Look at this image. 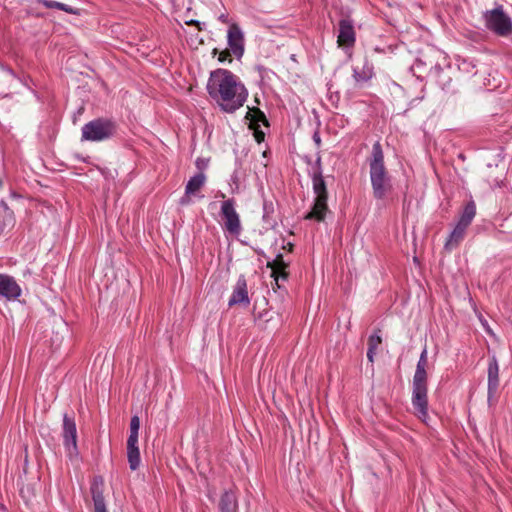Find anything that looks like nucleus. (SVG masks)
I'll use <instances>...</instances> for the list:
<instances>
[{"instance_id":"nucleus-1","label":"nucleus","mask_w":512,"mask_h":512,"mask_svg":"<svg viewBox=\"0 0 512 512\" xmlns=\"http://www.w3.org/2000/svg\"><path fill=\"white\" fill-rule=\"evenodd\" d=\"M209 96L226 113H233L244 105L248 97L245 86L231 71L216 69L210 73L206 86Z\"/></svg>"},{"instance_id":"nucleus-2","label":"nucleus","mask_w":512,"mask_h":512,"mask_svg":"<svg viewBox=\"0 0 512 512\" xmlns=\"http://www.w3.org/2000/svg\"><path fill=\"white\" fill-rule=\"evenodd\" d=\"M368 163L373 197L382 200L392 190V183L385 167L384 153L379 141L373 144Z\"/></svg>"},{"instance_id":"nucleus-3","label":"nucleus","mask_w":512,"mask_h":512,"mask_svg":"<svg viewBox=\"0 0 512 512\" xmlns=\"http://www.w3.org/2000/svg\"><path fill=\"white\" fill-rule=\"evenodd\" d=\"M428 352L424 347L416 365V370L412 380V406L419 419L426 422L428 418V387L427 372Z\"/></svg>"},{"instance_id":"nucleus-4","label":"nucleus","mask_w":512,"mask_h":512,"mask_svg":"<svg viewBox=\"0 0 512 512\" xmlns=\"http://www.w3.org/2000/svg\"><path fill=\"white\" fill-rule=\"evenodd\" d=\"M461 68H455L450 63L444 66L439 64L430 67L428 76L447 94H455L459 90V76Z\"/></svg>"},{"instance_id":"nucleus-5","label":"nucleus","mask_w":512,"mask_h":512,"mask_svg":"<svg viewBox=\"0 0 512 512\" xmlns=\"http://www.w3.org/2000/svg\"><path fill=\"white\" fill-rule=\"evenodd\" d=\"M117 131L116 122L107 118H96L82 129L81 141L101 142L112 138Z\"/></svg>"},{"instance_id":"nucleus-6","label":"nucleus","mask_w":512,"mask_h":512,"mask_svg":"<svg viewBox=\"0 0 512 512\" xmlns=\"http://www.w3.org/2000/svg\"><path fill=\"white\" fill-rule=\"evenodd\" d=\"M312 179L313 192L316 195L314 205L310 212L305 216V219H314L316 221H323L326 212L328 211V191L323 175L318 171L316 174H310Z\"/></svg>"},{"instance_id":"nucleus-7","label":"nucleus","mask_w":512,"mask_h":512,"mask_svg":"<svg viewBox=\"0 0 512 512\" xmlns=\"http://www.w3.org/2000/svg\"><path fill=\"white\" fill-rule=\"evenodd\" d=\"M483 19L486 28L498 36L507 37L512 33V19L505 13L503 5L485 11Z\"/></svg>"},{"instance_id":"nucleus-8","label":"nucleus","mask_w":512,"mask_h":512,"mask_svg":"<svg viewBox=\"0 0 512 512\" xmlns=\"http://www.w3.org/2000/svg\"><path fill=\"white\" fill-rule=\"evenodd\" d=\"M220 213L224 221V228L232 235H239L241 232V223L239 215L235 210L234 199L223 201Z\"/></svg>"},{"instance_id":"nucleus-9","label":"nucleus","mask_w":512,"mask_h":512,"mask_svg":"<svg viewBox=\"0 0 512 512\" xmlns=\"http://www.w3.org/2000/svg\"><path fill=\"white\" fill-rule=\"evenodd\" d=\"M63 444L70 455L77 452V428L73 417L63 416Z\"/></svg>"},{"instance_id":"nucleus-10","label":"nucleus","mask_w":512,"mask_h":512,"mask_svg":"<svg viewBox=\"0 0 512 512\" xmlns=\"http://www.w3.org/2000/svg\"><path fill=\"white\" fill-rule=\"evenodd\" d=\"M22 294V289L14 277L0 273V299L16 301Z\"/></svg>"},{"instance_id":"nucleus-11","label":"nucleus","mask_w":512,"mask_h":512,"mask_svg":"<svg viewBox=\"0 0 512 512\" xmlns=\"http://www.w3.org/2000/svg\"><path fill=\"white\" fill-rule=\"evenodd\" d=\"M250 304V298L248 295L247 282L243 275H241L234 288L233 292L229 298L228 305L230 307L235 305H243L248 306Z\"/></svg>"},{"instance_id":"nucleus-12","label":"nucleus","mask_w":512,"mask_h":512,"mask_svg":"<svg viewBox=\"0 0 512 512\" xmlns=\"http://www.w3.org/2000/svg\"><path fill=\"white\" fill-rule=\"evenodd\" d=\"M488 403L491 404L499 387V365L495 355L489 358L488 369Z\"/></svg>"},{"instance_id":"nucleus-13","label":"nucleus","mask_w":512,"mask_h":512,"mask_svg":"<svg viewBox=\"0 0 512 512\" xmlns=\"http://www.w3.org/2000/svg\"><path fill=\"white\" fill-rule=\"evenodd\" d=\"M356 41L353 21L350 18H343L339 21V33L337 42L339 46L352 47Z\"/></svg>"},{"instance_id":"nucleus-14","label":"nucleus","mask_w":512,"mask_h":512,"mask_svg":"<svg viewBox=\"0 0 512 512\" xmlns=\"http://www.w3.org/2000/svg\"><path fill=\"white\" fill-rule=\"evenodd\" d=\"M227 38L232 53L237 58H241L244 53V36L239 26L231 25L228 29Z\"/></svg>"},{"instance_id":"nucleus-15","label":"nucleus","mask_w":512,"mask_h":512,"mask_svg":"<svg viewBox=\"0 0 512 512\" xmlns=\"http://www.w3.org/2000/svg\"><path fill=\"white\" fill-rule=\"evenodd\" d=\"M91 495L94 502V511L95 512H107L106 504L103 496L104 492V481L102 477L96 476L94 477L91 483Z\"/></svg>"},{"instance_id":"nucleus-16","label":"nucleus","mask_w":512,"mask_h":512,"mask_svg":"<svg viewBox=\"0 0 512 512\" xmlns=\"http://www.w3.org/2000/svg\"><path fill=\"white\" fill-rule=\"evenodd\" d=\"M353 79L355 81V85L357 87H362L365 83L370 81L374 76V68L373 65L368 61L367 58L364 59L362 67L353 66Z\"/></svg>"},{"instance_id":"nucleus-17","label":"nucleus","mask_w":512,"mask_h":512,"mask_svg":"<svg viewBox=\"0 0 512 512\" xmlns=\"http://www.w3.org/2000/svg\"><path fill=\"white\" fill-rule=\"evenodd\" d=\"M16 218L13 210L9 208L7 203L0 201V236L13 229Z\"/></svg>"},{"instance_id":"nucleus-18","label":"nucleus","mask_w":512,"mask_h":512,"mask_svg":"<svg viewBox=\"0 0 512 512\" xmlns=\"http://www.w3.org/2000/svg\"><path fill=\"white\" fill-rule=\"evenodd\" d=\"M267 266L271 268V277L274 278L275 284L280 288V281H286L288 278L287 264L283 261V258H273L271 262H267Z\"/></svg>"},{"instance_id":"nucleus-19","label":"nucleus","mask_w":512,"mask_h":512,"mask_svg":"<svg viewBox=\"0 0 512 512\" xmlns=\"http://www.w3.org/2000/svg\"><path fill=\"white\" fill-rule=\"evenodd\" d=\"M476 215V204L473 200H470L467 202V204L464 206V209L460 215V218L457 222V225L468 228V226L471 224L472 220L474 219Z\"/></svg>"},{"instance_id":"nucleus-20","label":"nucleus","mask_w":512,"mask_h":512,"mask_svg":"<svg viewBox=\"0 0 512 512\" xmlns=\"http://www.w3.org/2000/svg\"><path fill=\"white\" fill-rule=\"evenodd\" d=\"M220 512H236L237 499L232 491H225L219 502Z\"/></svg>"},{"instance_id":"nucleus-21","label":"nucleus","mask_w":512,"mask_h":512,"mask_svg":"<svg viewBox=\"0 0 512 512\" xmlns=\"http://www.w3.org/2000/svg\"><path fill=\"white\" fill-rule=\"evenodd\" d=\"M36 3L48 9H59L71 15H80V9L54 0H35Z\"/></svg>"},{"instance_id":"nucleus-22","label":"nucleus","mask_w":512,"mask_h":512,"mask_svg":"<svg viewBox=\"0 0 512 512\" xmlns=\"http://www.w3.org/2000/svg\"><path fill=\"white\" fill-rule=\"evenodd\" d=\"M206 176L203 172H199L195 174L193 177L189 179L185 187L186 195H194L197 191H199L205 184Z\"/></svg>"},{"instance_id":"nucleus-23","label":"nucleus","mask_w":512,"mask_h":512,"mask_svg":"<svg viewBox=\"0 0 512 512\" xmlns=\"http://www.w3.org/2000/svg\"><path fill=\"white\" fill-rule=\"evenodd\" d=\"M466 228H463L456 224L454 229L451 231L446 243L445 248L449 251L451 248L457 246L459 242L464 238Z\"/></svg>"},{"instance_id":"nucleus-24","label":"nucleus","mask_w":512,"mask_h":512,"mask_svg":"<svg viewBox=\"0 0 512 512\" xmlns=\"http://www.w3.org/2000/svg\"><path fill=\"white\" fill-rule=\"evenodd\" d=\"M274 207L272 202L265 201L263 204V221L269 228L276 226V221L272 218Z\"/></svg>"},{"instance_id":"nucleus-25","label":"nucleus","mask_w":512,"mask_h":512,"mask_svg":"<svg viewBox=\"0 0 512 512\" xmlns=\"http://www.w3.org/2000/svg\"><path fill=\"white\" fill-rule=\"evenodd\" d=\"M127 459L131 470L138 469L141 462L139 448H127Z\"/></svg>"},{"instance_id":"nucleus-26","label":"nucleus","mask_w":512,"mask_h":512,"mask_svg":"<svg viewBox=\"0 0 512 512\" xmlns=\"http://www.w3.org/2000/svg\"><path fill=\"white\" fill-rule=\"evenodd\" d=\"M247 118L251 117V122L254 124H258L259 122L268 125V120L265 114L258 108H254L247 113Z\"/></svg>"},{"instance_id":"nucleus-27","label":"nucleus","mask_w":512,"mask_h":512,"mask_svg":"<svg viewBox=\"0 0 512 512\" xmlns=\"http://www.w3.org/2000/svg\"><path fill=\"white\" fill-rule=\"evenodd\" d=\"M425 67H426V63L421 60V59H416V61L414 62V64L411 66V71L413 72V74L420 78L421 75L420 74H417V72L419 73H422L424 72L425 70Z\"/></svg>"},{"instance_id":"nucleus-28","label":"nucleus","mask_w":512,"mask_h":512,"mask_svg":"<svg viewBox=\"0 0 512 512\" xmlns=\"http://www.w3.org/2000/svg\"><path fill=\"white\" fill-rule=\"evenodd\" d=\"M381 341V336L378 333H373L368 339V348L377 350L378 346L381 344Z\"/></svg>"},{"instance_id":"nucleus-29","label":"nucleus","mask_w":512,"mask_h":512,"mask_svg":"<svg viewBox=\"0 0 512 512\" xmlns=\"http://www.w3.org/2000/svg\"><path fill=\"white\" fill-rule=\"evenodd\" d=\"M140 419L138 416H133L130 421V433L139 434Z\"/></svg>"},{"instance_id":"nucleus-30","label":"nucleus","mask_w":512,"mask_h":512,"mask_svg":"<svg viewBox=\"0 0 512 512\" xmlns=\"http://www.w3.org/2000/svg\"><path fill=\"white\" fill-rule=\"evenodd\" d=\"M138 447V434H129L127 448Z\"/></svg>"},{"instance_id":"nucleus-31","label":"nucleus","mask_w":512,"mask_h":512,"mask_svg":"<svg viewBox=\"0 0 512 512\" xmlns=\"http://www.w3.org/2000/svg\"><path fill=\"white\" fill-rule=\"evenodd\" d=\"M320 172L321 175L322 174V165H321V157L318 156L316 161H315V164H314V167H313V171L311 174H316L317 172Z\"/></svg>"},{"instance_id":"nucleus-32","label":"nucleus","mask_w":512,"mask_h":512,"mask_svg":"<svg viewBox=\"0 0 512 512\" xmlns=\"http://www.w3.org/2000/svg\"><path fill=\"white\" fill-rule=\"evenodd\" d=\"M254 138L258 143L264 141L265 133L259 129L254 130Z\"/></svg>"},{"instance_id":"nucleus-33","label":"nucleus","mask_w":512,"mask_h":512,"mask_svg":"<svg viewBox=\"0 0 512 512\" xmlns=\"http://www.w3.org/2000/svg\"><path fill=\"white\" fill-rule=\"evenodd\" d=\"M229 58H230V52L228 50H225V51L220 53L218 60L220 62H224V61H226Z\"/></svg>"},{"instance_id":"nucleus-34","label":"nucleus","mask_w":512,"mask_h":512,"mask_svg":"<svg viewBox=\"0 0 512 512\" xmlns=\"http://www.w3.org/2000/svg\"><path fill=\"white\" fill-rule=\"evenodd\" d=\"M312 138H313V141L315 142L316 146L320 147V145H321V137H320L319 131H315L313 136H312Z\"/></svg>"},{"instance_id":"nucleus-35","label":"nucleus","mask_w":512,"mask_h":512,"mask_svg":"<svg viewBox=\"0 0 512 512\" xmlns=\"http://www.w3.org/2000/svg\"><path fill=\"white\" fill-rule=\"evenodd\" d=\"M480 322H481V324H482L483 328L485 329V331H486L488 334L492 335V334H493V332H492V330H491L490 326L488 325L487 320L480 318Z\"/></svg>"},{"instance_id":"nucleus-36","label":"nucleus","mask_w":512,"mask_h":512,"mask_svg":"<svg viewBox=\"0 0 512 512\" xmlns=\"http://www.w3.org/2000/svg\"><path fill=\"white\" fill-rule=\"evenodd\" d=\"M376 353V350L375 349H372V348H368V351H367V358L370 362H373L374 361V355Z\"/></svg>"},{"instance_id":"nucleus-37","label":"nucleus","mask_w":512,"mask_h":512,"mask_svg":"<svg viewBox=\"0 0 512 512\" xmlns=\"http://www.w3.org/2000/svg\"><path fill=\"white\" fill-rule=\"evenodd\" d=\"M187 25H194L198 28V30H202L201 23L198 20H190L186 22Z\"/></svg>"},{"instance_id":"nucleus-38","label":"nucleus","mask_w":512,"mask_h":512,"mask_svg":"<svg viewBox=\"0 0 512 512\" xmlns=\"http://www.w3.org/2000/svg\"><path fill=\"white\" fill-rule=\"evenodd\" d=\"M1 69L3 71L7 72L8 74H10L11 76L16 78V75H15L14 71L11 68H9L7 66H4V65H1Z\"/></svg>"},{"instance_id":"nucleus-39","label":"nucleus","mask_w":512,"mask_h":512,"mask_svg":"<svg viewBox=\"0 0 512 512\" xmlns=\"http://www.w3.org/2000/svg\"><path fill=\"white\" fill-rule=\"evenodd\" d=\"M189 196H190V195H186V194H185V196L181 198L180 203H181L182 205L189 204V202H190V200H189Z\"/></svg>"},{"instance_id":"nucleus-40","label":"nucleus","mask_w":512,"mask_h":512,"mask_svg":"<svg viewBox=\"0 0 512 512\" xmlns=\"http://www.w3.org/2000/svg\"><path fill=\"white\" fill-rule=\"evenodd\" d=\"M413 260H414V263H415L416 265L420 266V264H421V263H420V258L415 257V258H413Z\"/></svg>"},{"instance_id":"nucleus-41","label":"nucleus","mask_w":512,"mask_h":512,"mask_svg":"<svg viewBox=\"0 0 512 512\" xmlns=\"http://www.w3.org/2000/svg\"><path fill=\"white\" fill-rule=\"evenodd\" d=\"M462 65L465 67V66H469L470 64H469V63H467L466 61H464V62L462 63Z\"/></svg>"},{"instance_id":"nucleus-42","label":"nucleus","mask_w":512,"mask_h":512,"mask_svg":"<svg viewBox=\"0 0 512 512\" xmlns=\"http://www.w3.org/2000/svg\"><path fill=\"white\" fill-rule=\"evenodd\" d=\"M3 186V181H2V178L0 177V188H2Z\"/></svg>"}]
</instances>
